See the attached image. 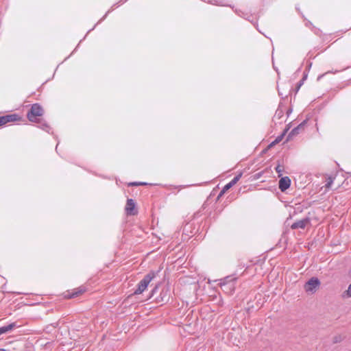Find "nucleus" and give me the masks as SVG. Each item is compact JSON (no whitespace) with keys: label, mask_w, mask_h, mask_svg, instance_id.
<instances>
[{"label":"nucleus","mask_w":351,"mask_h":351,"mask_svg":"<svg viewBox=\"0 0 351 351\" xmlns=\"http://www.w3.org/2000/svg\"><path fill=\"white\" fill-rule=\"evenodd\" d=\"M238 278L235 274L227 276L219 280V285L221 290L227 295H232L236 289V285Z\"/></svg>","instance_id":"obj_1"},{"label":"nucleus","mask_w":351,"mask_h":351,"mask_svg":"<svg viewBox=\"0 0 351 351\" xmlns=\"http://www.w3.org/2000/svg\"><path fill=\"white\" fill-rule=\"evenodd\" d=\"M158 271H151L146 274L144 278L138 282L137 288L134 291L135 295L141 294L148 287L150 282L156 278Z\"/></svg>","instance_id":"obj_2"},{"label":"nucleus","mask_w":351,"mask_h":351,"mask_svg":"<svg viewBox=\"0 0 351 351\" xmlns=\"http://www.w3.org/2000/svg\"><path fill=\"white\" fill-rule=\"evenodd\" d=\"M44 114V109L40 104L36 103L31 105L29 110L27 113V117L31 122H37L38 117H41Z\"/></svg>","instance_id":"obj_3"},{"label":"nucleus","mask_w":351,"mask_h":351,"mask_svg":"<svg viewBox=\"0 0 351 351\" xmlns=\"http://www.w3.org/2000/svg\"><path fill=\"white\" fill-rule=\"evenodd\" d=\"M319 285V280L317 277H312L306 282L304 288L306 292L314 293Z\"/></svg>","instance_id":"obj_4"},{"label":"nucleus","mask_w":351,"mask_h":351,"mask_svg":"<svg viewBox=\"0 0 351 351\" xmlns=\"http://www.w3.org/2000/svg\"><path fill=\"white\" fill-rule=\"evenodd\" d=\"M242 173H240L239 174L237 175L230 182L226 184L221 191H220L219 194L217 196V199H219L227 191H228L230 188H232L241 178Z\"/></svg>","instance_id":"obj_5"},{"label":"nucleus","mask_w":351,"mask_h":351,"mask_svg":"<svg viewBox=\"0 0 351 351\" xmlns=\"http://www.w3.org/2000/svg\"><path fill=\"white\" fill-rule=\"evenodd\" d=\"M308 121V119H306L302 122H301L297 127L294 128L291 130V131L289 133L287 141H289L293 136L298 135L300 132L303 130L306 125Z\"/></svg>","instance_id":"obj_6"},{"label":"nucleus","mask_w":351,"mask_h":351,"mask_svg":"<svg viewBox=\"0 0 351 351\" xmlns=\"http://www.w3.org/2000/svg\"><path fill=\"white\" fill-rule=\"evenodd\" d=\"M125 213L128 215H135L137 213L136 203L132 199H128L125 208Z\"/></svg>","instance_id":"obj_7"},{"label":"nucleus","mask_w":351,"mask_h":351,"mask_svg":"<svg viewBox=\"0 0 351 351\" xmlns=\"http://www.w3.org/2000/svg\"><path fill=\"white\" fill-rule=\"evenodd\" d=\"M278 188L282 192H285L291 186V179L288 176L280 177Z\"/></svg>","instance_id":"obj_8"},{"label":"nucleus","mask_w":351,"mask_h":351,"mask_svg":"<svg viewBox=\"0 0 351 351\" xmlns=\"http://www.w3.org/2000/svg\"><path fill=\"white\" fill-rule=\"evenodd\" d=\"M308 223H310V219L308 217H305L292 223L291 228L293 230L298 228L304 229Z\"/></svg>","instance_id":"obj_9"},{"label":"nucleus","mask_w":351,"mask_h":351,"mask_svg":"<svg viewBox=\"0 0 351 351\" xmlns=\"http://www.w3.org/2000/svg\"><path fill=\"white\" fill-rule=\"evenodd\" d=\"M160 299H158V302H167L169 301L170 298V290L169 287H165L162 289L160 293Z\"/></svg>","instance_id":"obj_10"},{"label":"nucleus","mask_w":351,"mask_h":351,"mask_svg":"<svg viewBox=\"0 0 351 351\" xmlns=\"http://www.w3.org/2000/svg\"><path fill=\"white\" fill-rule=\"evenodd\" d=\"M36 123H38L37 126L38 128L47 133H50L51 128L45 120L38 119V121Z\"/></svg>","instance_id":"obj_11"},{"label":"nucleus","mask_w":351,"mask_h":351,"mask_svg":"<svg viewBox=\"0 0 351 351\" xmlns=\"http://www.w3.org/2000/svg\"><path fill=\"white\" fill-rule=\"evenodd\" d=\"M16 327H18L16 322H12L9 324L8 325L0 327V335L12 330L13 328Z\"/></svg>","instance_id":"obj_12"},{"label":"nucleus","mask_w":351,"mask_h":351,"mask_svg":"<svg viewBox=\"0 0 351 351\" xmlns=\"http://www.w3.org/2000/svg\"><path fill=\"white\" fill-rule=\"evenodd\" d=\"M84 289L82 288H78L77 290H74L72 291L71 293L69 294L67 297L69 298H74L75 297H77L78 295H81L82 293L84 292Z\"/></svg>","instance_id":"obj_13"},{"label":"nucleus","mask_w":351,"mask_h":351,"mask_svg":"<svg viewBox=\"0 0 351 351\" xmlns=\"http://www.w3.org/2000/svg\"><path fill=\"white\" fill-rule=\"evenodd\" d=\"M5 117L7 118L8 123L14 122L21 119V117L16 114H6Z\"/></svg>","instance_id":"obj_14"},{"label":"nucleus","mask_w":351,"mask_h":351,"mask_svg":"<svg viewBox=\"0 0 351 351\" xmlns=\"http://www.w3.org/2000/svg\"><path fill=\"white\" fill-rule=\"evenodd\" d=\"M284 114V111L280 107L276 110V113L274 117V119H280Z\"/></svg>","instance_id":"obj_15"},{"label":"nucleus","mask_w":351,"mask_h":351,"mask_svg":"<svg viewBox=\"0 0 351 351\" xmlns=\"http://www.w3.org/2000/svg\"><path fill=\"white\" fill-rule=\"evenodd\" d=\"M289 128H286L282 132V133L276 138V139L274 140V143H280L282 140L283 137L285 136Z\"/></svg>","instance_id":"obj_16"},{"label":"nucleus","mask_w":351,"mask_h":351,"mask_svg":"<svg viewBox=\"0 0 351 351\" xmlns=\"http://www.w3.org/2000/svg\"><path fill=\"white\" fill-rule=\"evenodd\" d=\"M275 170L278 173V177H281L284 171V167L280 164V162H278L277 166L275 167Z\"/></svg>","instance_id":"obj_17"},{"label":"nucleus","mask_w":351,"mask_h":351,"mask_svg":"<svg viewBox=\"0 0 351 351\" xmlns=\"http://www.w3.org/2000/svg\"><path fill=\"white\" fill-rule=\"evenodd\" d=\"M116 5H117V4H114L112 7L115 6ZM112 10H113V8H112L110 10H108L106 14H105V15H104V16H103V17H102V18H101V19L97 22V24L93 27V29H90V30L88 32V33L89 32H90L91 30H93L98 23H99L100 22H101L102 21H104V20L107 17L108 14L110 12H111Z\"/></svg>","instance_id":"obj_18"},{"label":"nucleus","mask_w":351,"mask_h":351,"mask_svg":"<svg viewBox=\"0 0 351 351\" xmlns=\"http://www.w3.org/2000/svg\"><path fill=\"white\" fill-rule=\"evenodd\" d=\"M333 180H334V178H332L331 176H329L328 178H327V180H326V183L325 184V187L326 189H329L330 188L332 184L333 183Z\"/></svg>","instance_id":"obj_19"},{"label":"nucleus","mask_w":351,"mask_h":351,"mask_svg":"<svg viewBox=\"0 0 351 351\" xmlns=\"http://www.w3.org/2000/svg\"><path fill=\"white\" fill-rule=\"evenodd\" d=\"M209 3L217 5L227 6V5L224 4L222 1L219 0H210L209 1Z\"/></svg>","instance_id":"obj_20"},{"label":"nucleus","mask_w":351,"mask_h":351,"mask_svg":"<svg viewBox=\"0 0 351 351\" xmlns=\"http://www.w3.org/2000/svg\"><path fill=\"white\" fill-rule=\"evenodd\" d=\"M8 123L7 118L5 115L0 116V126Z\"/></svg>","instance_id":"obj_21"},{"label":"nucleus","mask_w":351,"mask_h":351,"mask_svg":"<svg viewBox=\"0 0 351 351\" xmlns=\"http://www.w3.org/2000/svg\"><path fill=\"white\" fill-rule=\"evenodd\" d=\"M235 12L237 13V15H239V16L241 17H243V18H246V16L247 15V14H245L243 12L241 11V10H235Z\"/></svg>","instance_id":"obj_22"},{"label":"nucleus","mask_w":351,"mask_h":351,"mask_svg":"<svg viewBox=\"0 0 351 351\" xmlns=\"http://www.w3.org/2000/svg\"><path fill=\"white\" fill-rule=\"evenodd\" d=\"M345 295L347 298L351 297V283L350 284L348 289L346 291Z\"/></svg>","instance_id":"obj_23"},{"label":"nucleus","mask_w":351,"mask_h":351,"mask_svg":"<svg viewBox=\"0 0 351 351\" xmlns=\"http://www.w3.org/2000/svg\"><path fill=\"white\" fill-rule=\"evenodd\" d=\"M158 285H156L153 289L151 291V295L150 297H152L154 296V295L156 293V291H158Z\"/></svg>","instance_id":"obj_24"},{"label":"nucleus","mask_w":351,"mask_h":351,"mask_svg":"<svg viewBox=\"0 0 351 351\" xmlns=\"http://www.w3.org/2000/svg\"><path fill=\"white\" fill-rule=\"evenodd\" d=\"M311 66H312V62H308L304 71H307L308 73V71H310V69L311 68Z\"/></svg>","instance_id":"obj_25"},{"label":"nucleus","mask_w":351,"mask_h":351,"mask_svg":"<svg viewBox=\"0 0 351 351\" xmlns=\"http://www.w3.org/2000/svg\"><path fill=\"white\" fill-rule=\"evenodd\" d=\"M308 73L307 71H304L303 72V77L302 78V80L305 81L307 79Z\"/></svg>","instance_id":"obj_26"},{"label":"nucleus","mask_w":351,"mask_h":351,"mask_svg":"<svg viewBox=\"0 0 351 351\" xmlns=\"http://www.w3.org/2000/svg\"><path fill=\"white\" fill-rule=\"evenodd\" d=\"M130 186H139L138 182H134L129 184Z\"/></svg>","instance_id":"obj_27"},{"label":"nucleus","mask_w":351,"mask_h":351,"mask_svg":"<svg viewBox=\"0 0 351 351\" xmlns=\"http://www.w3.org/2000/svg\"><path fill=\"white\" fill-rule=\"evenodd\" d=\"M341 341V338L339 337H335L334 339V343H338Z\"/></svg>","instance_id":"obj_28"},{"label":"nucleus","mask_w":351,"mask_h":351,"mask_svg":"<svg viewBox=\"0 0 351 351\" xmlns=\"http://www.w3.org/2000/svg\"><path fill=\"white\" fill-rule=\"evenodd\" d=\"M304 82V81L301 79L298 83V84H299V87H301L303 85Z\"/></svg>","instance_id":"obj_29"},{"label":"nucleus","mask_w":351,"mask_h":351,"mask_svg":"<svg viewBox=\"0 0 351 351\" xmlns=\"http://www.w3.org/2000/svg\"><path fill=\"white\" fill-rule=\"evenodd\" d=\"M148 184L147 182H139V186H145V185H147Z\"/></svg>","instance_id":"obj_30"},{"label":"nucleus","mask_w":351,"mask_h":351,"mask_svg":"<svg viewBox=\"0 0 351 351\" xmlns=\"http://www.w3.org/2000/svg\"><path fill=\"white\" fill-rule=\"evenodd\" d=\"M292 112V108H289L287 111V116H289Z\"/></svg>","instance_id":"obj_31"},{"label":"nucleus","mask_w":351,"mask_h":351,"mask_svg":"<svg viewBox=\"0 0 351 351\" xmlns=\"http://www.w3.org/2000/svg\"><path fill=\"white\" fill-rule=\"evenodd\" d=\"M301 69H302V66H300V67L297 69V71H296V72H295V73H299L301 71Z\"/></svg>","instance_id":"obj_32"},{"label":"nucleus","mask_w":351,"mask_h":351,"mask_svg":"<svg viewBox=\"0 0 351 351\" xmlns=\"http://www.w3.org/2000/svg\"><path fill=\"white\" fill-rule=\"evenodd\" d=\"M275 144H276V143H274V141L272 143H271V144L269 145V147H271V146L274 145Z\"/></svg>","instance_id":"obj_33"},{"label":"nucleus","mask_w":351,"mask_h":351,"mask_svg":"<svg viewBox=\"0 0 351 351\" xmlns=\"http://www.w3.org/2000/svg\"><path fill=\"white\" fill-rule=\"evenodd\" d=\"M250 16H246V18H245V19H246L247 20H248L249 21H250ZM251 23H253V21H251Z\"/></svg>","instance_id":"obj_34"},{"label":"nucleus","mask_w":351,"mask_h":351,"mask_svg":"<svg viewBox=\"0 0 351 351\" xmlns=\"http://www.w3.org/2000/svg\"><path fill=\"white\" fill-rule=\"evenodd\" d=\"M300 88V87H299V84H297L296 92H298Z\"/></svg>","instance_id":"obj_35"},{"label":"nucleus","mask_w":351,"mask_h":351,"mask_svg":"<svg viewBox=\"0 0 351 351\" xmlns=\"http://www.w3.org/2000/svg\"><path fill=\"white\" fill-rule=\"evenodd\" d=\"M322 77H323V75H319V76L317 77V80H319Z\"/></svg>","instance_id":"obj_36"},{"label":"nucleus","mask_w":351,"mask_h":351,"mask_svg":"<svg viewBox=\"0 0 351 351\" xmlns=\"http://www.w3.org/2000/svg\"><path fill=\"white\" fill-rule=\"evenodd\" d=\"M0 351H8V350L3 349V348H0Z\"/></svg>","instance_id":"obj_37"},{"label":"nucleus","mask_w":351,"mask_h":351,"mask_svg":"<svg viewBox=\"0 0 351 351\" xmlns=\"http://www.w3.org/2000/svg\"><path fill=\"white\" fill-rule=\"evenodd\" d=\"M256 30H257L258 32H259V33H260V34H262V32H261V31H260V29H259L258 28H256Z\"/></svg>","instance_id":"obj_38"},{"label":"nucleus","mask_w":351,"mask_h":351,"mask_svg":"<svg viewBox=\"0 0 351 351\" xmlns=\"http://www.w3.org/2000/svg\"><path fill=\"white\" fill-rule=\"evenodd\" d=\"M256 30H257L258 32H259V33H260V34H262V32H261V31H260V29H259L258 28H256Z\"/></svg>","instance_id":"obj_39"},{"label":"nucleus","mask_w":351,"mask_h":351,"mask_svg":"<svg viewBox=\"0 0 351 351\" xmlns=\"http://www.w3.org/2000/svg\"><path fill=\"white\" fill-rule=\"evenodd\" d=\"M256 30H257L258 32H259V33H260V34H262V32H261V31H260V29H259L258 28H256Z\"/></svg>","instance_id":"obj_40"},{"label":"nucleus","mask_w":351,"mask_h":351,"mask_svg":"<svg viewBox=\"0 0 351 351\" xmlns=\"http://www.w3.org/2000/svg\"><path fill=\"white\" fill-rule=\"evenodd\" d=\"M256 30H257L258 32H259V33H260V34H262V32H261V31H260V29H259L258 28H256Z\"/></svg>","instance_id":"obj_41"},{"label":"nucleus","mask_w":351,"mask_h":351,"mask_svg":"<svg viewBox=\"0 0 351 351\" xmlns=\"http://www.w3.org/2000/svg\"><path fill=\"white\" fill-rule=\"evenodd\" d=\"M256 30H257L258 32H259V33H260V34H262V32H261V31H260V29H259L258 28H256Z\"/></svg>","instance_id":"obj_42"},{"label":"nucleus","mask_w":351,"mask_h":351,"mask_svg":"<svg viewBox=\"0 0 351 351\" xmlns=\"http://www.w3.org/2000/svg\"><path fill=\"white\" fill-rule=\"evenodd\" d=\"M56 152H58V145L56 147Z\"/></svg>","instance_id":"obj_43"}]
</instances>
